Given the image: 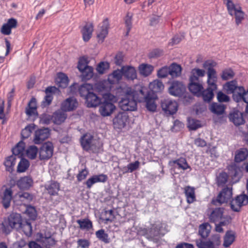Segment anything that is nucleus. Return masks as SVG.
<instances>
[{
  "mask_svg": "<svg viewBox=\"0 0 248 248\" xmlns=\"http://www.w3.org/2000/svg\"><path fill=\"white\" fill-rule=\"evenodd\" d=\"M34 124L28 125L21 131V135L22 140L28 139L35 129Z\"/></svg>",
  "mask_w": 248,
  "mask_h": 248,
  "instance_id": "48",
  "label": "nucleus"
},
{
  "mask_svg": "<svg viewBox=\"0 0 248 248\" xmlns=\"http://www.w3.org/2000/svg\"><path fill=\"white\" fill-rule=\"evenodd\" d=\"M38 236V241L46 248H51L56 244V241L51 236L50 233H39Z\"/></svg>",
  "mask_w": 248,
  "mask_h": 248,
  "instance_id": "13",
  "label": "nucleus"
},
{
  "mask_svg": "<svg viewBox=\"0 0 248 248\" xmlns=\"http://www.w3.org/2000/svg\"><path fill=\"white\" fill-rule=\"evenodd\" d=\"M248 156V150L242 148L238 150L235 155L234 160L236 162H240L245 160Z\"/></svg>",
  "mask_w": 248,
  "mask_h": 248,
  "instance_id": "42",
  "label": "nucleus"
},
{
  "mask_svg": "<svg viewBox=\"0 0 248 248\" xmlns=\"http://www.w3.org/2000/svg\"><path fill=\"white\" fill-rule=\"evenodd\" d=\"M33 184V180L30 176H25L20 178L17 182L16 185L20 189H28Z\"/></svg>",
  "mask_w": 248,
  "mask_h": 248,
  "instance_id": "28",
  "label": "nucleus"
},
{
  "mask_svg": "<svg viewBox=\"0 0 248 248\" xmlns=\"http://www.w3.org/2000/svg\"><path fill=\"white\" fill-rule=\"evenodd\" d=\"M54 146L52 142H46L43 143L39 150V159L41 160H48L53 154Z\"/></svg>",
  "mask_w": 248,
  "mask_h": 248,
  "instance_id": "8",
  "label": "nucleus"
},
{
  "mask_svg": "<svg viewBox=\"0 0 248 248\" xmlns=\"http://www.w3.org/2000/svg\"><path fill=\"white\" fill-rule=\"evenodd\" d=\"M123 70L124 76L127 79L133 80L137 78V75L136 69L132 66H123L122 67Z\"/></svg>",
  "mask_w": 248,
  "mask_h": 248,
  "instance_id": "26",
  "label": "nucleus"
},
{
  "mask_svg": "<svg viewBox=\"0 0 248 248\" xmlns=\"http://www.w3.org/2000/svg\"><path fill=\"white\" fill-rule=\"evenodd\" d=\"M57 82L59 84V87L65 88L68 85V77L65 74L62 73H59L57 76Z\"/></svg>",
  "mask_w": 248,
  "mask_h": 248,
  "instance_id": "46",
  "label": "nucleus"
},
{
  "mask_svg": "<svg viewBox=\"0 0 248 248\" xmlns=\"http://www.w3.org/2000/svg\"><path fill=\"white\" fill-rule=\"evenodd\" d=\"M149 88L151 90L149 92L151 94H155V93L161 92L164 89V86L161 81L156 79L149 84Z\"/></svg>",
  "mask_w": 248,
  "mask_h": 248,
  "instance_id": "34",
  "label": "nucleus"
},
{
  "mask_svg": "<svg viewBox=\"0 0 248 248\" xmlns=\"http://www.w3.org/2000/svg\"><path fill=\"white\" fill-rule=\"evenodd\" d=\"M232 188L228 187H224L219 193L216 200H213V204L218 205L224 203H227L232 197Z\"/></svg>",
  "mask_w": 248,
  "mask_h": 248,
  "instance_id": "7",
  "label": "nucleus"
},
{
  "mask_svg": "<svg viewBox=\"0 0 248 248\" xmlns=\"http://www.w3.org/2000/svg\"><path fill=\"white\" fill-rule=\"evenodd\" d=\"M96 237L99 240L105 244H108L110 242V238L108 234L106 233L104 229H100L95 232Z\"/></svg>",
  "mask_w": 248,
  "mask_h": 248,
  "instance_id": "43",
  "label": "nucleus"
},
{
  "mask_svg": "<svg viewBox=\"0 0 248 248\" xmlns=\"http://www.w3.org/2000/svg\"><path fill=\"white\" fill-rule=\"evenodd\" d=\"M81 230H89L93 228L92 222L88 218H85L77 220Z\"/></svg>",
  "mask_w": 248,
  "mask_h": 248,
  "instance_id": "45",
  "label": "nucleus"
},
{
  "mask_svg": "<svg viewBox=\"0 0 248 248\" xmlns=\"http://www.w3.org/2000/svg\"><path fill=\"white\" fill-rule=\"evenodd\" d=\"M87 106L88 108L96 107L100 104L101 99L96 94L92 92L85 99Z\"/></svg>",
  "mask_w": 248,
  "mask_h": 248,
  "instance_id": "24",
  "label": "nucleus"
},
{
  "mask_svg": "<svg viewBox=\"0 0 248 248\" xmlns=\"http://www.w3.org/2000/svg\"><path fill=\"white\" fill-rule=\"evenodd\" d=\"M206 71L202 69L194 68L191 69L189 78L196 80H202V78L205 76Z\"/></svg>",
  "mask_w": 248,
  "mask_h": 248,
  "instance_id": "32",
  "label": "nucleus"
},
{
  "mask_svg": "<svg viewBox=\"0 0 248 248\" xmlns=\"http://www.w3.org/2000/svg\"><path fill=\"white\" fill-rule=\"evenodd\" d=\"M98 142L93 136L89 134H85L80 138L81 145L83 150L86 151H96L98 149Z\"/></svg>",
  "mask_w": 248,
  "mask_h": 248,
  "instance_id": "6",
  "label": "nucleus"
},
{
  "mask_svg": "<svg viewBox=\"0 0 248 248\" xmlns=\"http://www.w3.org/2000/svg\"><path fill=\"white\" fill-rule=\"evenodd\" d=\"M155 98L156 95L151 94L146 88L141 87L139 90L138 102H146L147 109L150 111L154 112L156 110V105L155 102Z\"/></svg>",
  "mask_w": 248,
  "mask_h": 248,
  "instance_id": "3",
  "label": "nucleus"
},
{
  "mask_svg": "<svg viewBox=\"0 0 248 248\" xmlns=\"http://www.w3.org/2000/svg\"><path fill=\"white\" fill-rule=\"evenodd\" d=\"M234 16L235 18V23L237 25L241 23L245 18V14L242 11L240 6H238V9L232 13V16Z\"/></svg>",
  "mask_w": 248,
  "mask_h": 248,
  "instance_id": "49",
  "label": "nucleus"
},
{
  "mask_svg": "<svg viewBox=\"0 0 248 248\" xmlns=\"http://www.w3.org/2000/svg\"><path fill=\"white\" fill-rule=\"evenodd\" d=\"M170 164L176 165L178 166V169H182L183 170L189 169L190 170H191L190 166L188 164L187 161L185 158L180 157L176 160L170 161Z\"/></svg>",
  "mask_w": 248,
  "mask_h": 248,
  "instance_id": "35",
  "label": "nucleus"
},
{
  "mask_svg": "<svg viewBox=\"0 0 248 248\" xmlns=\"http://www.w3.org/2000/svg\"><path fill=\"white\" fill-rule=\"evenodd\" d=\"M109 67V64L108 62H101L97 65L96 70L99 74H103Z\"/></svg>",
  "mask_w": 248,
  "mask_h": 248,
  "instance_id": "60",
  "label": "nucleus"
},
{
  "mask_svg": "<svg viewBox=\"0 0 248 248\" xmlns=\"http://www.w3.org/2000/svg\"><path fill=\"white\" fill-rule=\"evenodd\" d=\"M228 175L225 172H221L216 177V184L218 186H223L227 183Z\"/></svg>",
  "mask_w": 248,
  "mask_h": 248,
  "instance_id": "47",
  "label": "nucleus"
},
{
  "mask_svg": "<svg viewBox=\"0 0 248 248\" xmlns=\"http://www.w3.org/2000/svg\"><path fill=\"white\" fill-rule=\"evenodd\" d=\"M163 54V50L159 48H155L152 50L148 55L150 58H157Z\"/></svg>",
  "mask_w": 248,
  "mask_h": 248,
  "instance_id": "64",
  "label": "nucleus"
},
{
  "mask_svg": "<svg viewBox=\"0 0 248 248\" xmlns=\"http://www.w3.org/2000/svg\"><path fill=\"white\" fill-rule=\"evenodd\" d=\"M169 75V68L168 66H165L159 69L157 75L159 78H165Z\"/></svg>",
  "mask_w": 248,
  "mask_h": 248,
  "instance_id": "63",
  "label": "nucleus"
},
{
  "mask_svg": "<svg viewBox=\"0 0 248 248\" xmlns=\"http://www.w3.org/2000/svg\"><path fill=\"white\" fill-rule=\"evenodd\" d=\"M93 90V85L89 83L81 85L78 90L80 96L84 99H85Z\"/></svg>",
  "mask_w": 248,
  "mask_h": 248,
  "instance_id": "30",
  "label": "nucleus"
},
{
  "mask_svg": "<svg viewBox=\"0 0 248 248\" xmlns=\"http://www.w3.org/2000/svg\"><path fill=\"white\" fill-rule=\"evenodd\" d=\"M229 121L235 126H239L245 123L243 114L237 109H233L228 115Z\"/></svg>",
  "mask_w": 248,
  "mask_h": 248,
  "instance_id": "16",
  "label": "nucleus"
},
{
  "mask_svg": "<svg viewBox=\"0 0 248 248\" xmlns=\"http://www.w3.org/2000/svg\"><path fill=\"white\" fill-rule=\"evenodd\" d=\"M217 101L220 103L229 102L230 101V97L221 91H219L217 92Z\"/></svg>",
  "mask_w": 248,
  "mask_h": 248,
  "instance_id": "62",
  "label": "nucleus"
},
{
  "mask_svg": "<svg viewBox=\"0 0 248 248\" xmlns=\"http://www.w3.org/2000/svg\"><path fill=\"white\" fill-rule=\"evenodd\" d=\"M66 113L61 109H58L52 114V122L54 124L60 125L63 123L67 118Z\"/></svg>",
  "mask_w": 248,
  "mask_h": 248,
  "instance_id": "25",
  "label": "nucleus"
},
{
  "mask_svg": "<svg viewBox=\"0 0 248 248\" xmlns=\"http://www.w3.org/2000/svg\"><path fill=\"white\" fill-rule=\"evenodd\" d=\"M140 162L139 161H136L133 163H130L127 165V168L124 167L123 173L128 172H132L139 168Z\"/></svg>",
  "mask_w": 248,
  "mask_h": 248,
  "instance_id": "58",
  "label": "nucleus"
},
{
  "mask_svg": "<svg viewBox=\"0 0 248 248\" xmlns=\"http://www.w3.org/2000/svg\"><path fill=\"white\" fill-rule=\"evenodd\" d=\"M109 26V25L108 19H105L102 22V25L100 27V29L97 34L98 38L102 41H103L108 34Z\"/></svg>",
  "mask_w": 248,
  "mask_h": 248,
  "instance_id": "31",
  "label": "nucleus"
},
{
  "mask_svg": "<svg viewBox=\"0 0 248 248\" xmlns=\"http://www.w3.org/2000/svg\"><path fill=\"white\" fill-rule=\"evenodd\" d=\"M217 87L211 86L207 85L206 89H203L202 91L200 92V94L197 97H202L204 102L206 103L210 102L214 97V92L216 91Z\"/></svg>",
  "mask_w": 248,
  "mask_h": 248,
  "instance_id": "18",
  "label": "nucleus"
},
{
  "mask_svg": "<svg viewBox=\"0 0 248 248\" xmlns=\"http://www.w3.org/2000/svg\"><path fill=\"white\" fill-rule=\"evenodd\" d=\"M20 231L23 232L27 236H31L32 231L31 223L27 221H22Z\"/></svg>",
  "mask_w": 248,
  "mask_h": 248,
  "instance_id": "51",
  "label": "nucleus"
},
{
  "mask_svg": "<svg viewBox=\"0 0 248 248\" xmlns=\"http://www.w3.org/2000/svg\"><path fill=\"white\" fill-rule=\"evenodd\" d=\"M111 96L110 94H105L104 96V100L99 105V111L103 117L110 116L116 108L111 101Z\"/></svg>",
  "mask_w": 248,
  "mask_h": 248,
  "instance_id": "5",
  "label": "nucleus"
},
{
  "mask_svg": "<svg viewBox=\"0 0 248 248\" xmlns=\"http://www.w3.org/2000/svg\"><path fill=\"white\" fill-rule=\"evenodd\" d=\"M184 192L187 203H191L196 201L195 188L194 187L189 186H186L184 188Z\"/></svg>",
  "mask_w": 248,
  "mask_h": 248,
  "instance_id": "33",
  "label": "nucleus"
},
{
  "mask_svg": "<svg viewBox=\"0 0 248 248\" xmlns=\"http://www.w3.org/2000/svg\"><path fill=\"white\" fill-rule=\"evenodd\" d=\"M45 187L50 196H57L58 195L60 186L58 182L51 181L48 184L45 186Z\"/></svg>",
  "mask_w": 248,
  "mask_h": 248,
  "instance_id": "29",
  "label": "nucleus"
},
{
  "mask_svg": "<svg viewBox=\"0 0 248 248\" xmlns=\"http://www.w3.org/2000/svg\"><path fill=\"white\" fill-rule=\"evenodd\" d=\"M16 158L14 155H10L5 159L4 165L6 167V170L12 172L14 170V167L16 164Z\"/></svg>",
  "mask_w": 248,
  "mask_h": 248,
  "instance_id": "44",
  "label": "nucleus"
},
{
  "mask_svg": "<svg viewBox=\"0 0 248 248\" xmlns=\"http://www.w3.org/2000/svg\"><path fill=\"white\" fill-rule=\"evenodd\" d=\"M196 245L198 248H214L213 243L210 241H204L202 239L196 240Z\"/></svg>",
  "mask_w": 248,
  "mask_h": 248,
  "instance_id": "55",
  "label": "nucleus"
},
{
  "mask_svg": "<svg viewBox=\"0 0 248 248\" xmlns=\"http://www.w3.org/2000/svg\"><path fill=\"white\" fill-rule=\"evenodd\" d=\"M22 218L20 214L12 213L8 217L7 220L1 224L2 231L3 233L8 234L14 229L20 231Z\"/></svg>",
  "mask_w": 248,
  "mask_h": 248,
  "instance_id": "2",
  "label": "nucleus"
},
{
  "mask_svg": "<svg viewBox=\"0 0 248 248\" xmlns=\"http://www.w3.org/2000/svg\"><path fill=\"white\" fill-rule=\"evenodd\" d=\"M81 77L82 80H87L90 79L93 75V69L92 66H89L81 72Z\"/></svg>",
  "mask_w": 248,
  "mask_h": 248,
  "instance_id": "52",
  "label": "nucleus"
},
{
  "mask_svg": "<svg viewBox=\"0 0 248 248\" xmlns=\"http://www.w3.org/2000/svg\"><path fill=\"white\" fill-rule=\"evenodd\" d=\"M25 213L32 220H35L36 218V211L35 208L33 206H28L25 211Z\"/></svg>",
  "mask_w": 248,
  "mask_h": 248,
  "instance_id": "61",
  "label": "nucleus"
},
{
  "mask_svg": "<svg viewBox=\"0 0 248 248\" xmlns=\"http://www.w3.org/2000/svg\"><path fill=\"white\" fill-rule=\"evenodd\" d=\"M38 153H39L38 149L35 145L29 146L26 150L27 156L31 159H35Z\"/></svg>",
  "mask_w": 248,
  "mask_h": 248,
  "instance_id": "53",
  "label": "nucleus"
},
{
  "mask_svg": "<svg viewBox=\"0 0 248 248\" xmlns=\"http://www.w3.org/2000/svg\"><path fill=\"white\" fill-rule=\"evenodd\" d=\"M93 25L92 23H86L81 29L80 31L84 42H88L92 36Z\"/></svg>",
  "mask_w": 248,
  "mask_h": 248,
  "instance_id": "22",
  "label": "nucleus"
},
{
  "mask_svg": "<svg viewBox=\"0 0 248 248\" xmlns=\"http://www.w3.org/2000/svg\"><path fill=\"white\" fill-rule=\"evenodd\" d=\"M29 165L30 163L29 161L27 159L22 157L20 161L18 164L17 170L19 172H24L28 169Z\"/></svg>",
  "mask_w": 248,
  "mask_h": 248,
  "instance_id": "56",
  "label": "nucleus"
},
{
  "mask_svg": "<svg viewBox=\"0 0 248 248\" xmlns=\"http://www.w3.org/2000/svg\"><path fill=\"white\" fill-rule=\"evenodd\" d=\"M223 213V208L218 207L212 209L209 214L210 221L215 223L219 222L222 218Z\"/></svg>",
  "mask_w": 248,
  "mask_h": 248,
  "instance_id": "23",
  "label": "nucleus"
},
{
  "mask_svg": "<svg viewBox=\"0 0 248 248\" xmlns=\"http://www.w3.org/2000/svg\"><path fill=\"white\" fill-rule=\"evenodd\" d=\"M103 216H104L103 220L106 223H107L108 222H112L115 218L114 211L112 209L106 210Z\"/></svg>",
  "mask_w": 248,
  "mask_h": 248,
  "instance_id": "59",
  "label": "nucleus"
},
{
  "mask_svg": "<svg viewBox=\"0 0 248 248\" xmlns=\"http://www.w3.org/2000/svg\"><path fill=\"white\" fill-rule=\"evenodd\" d=\"M188 88L189 91L196 96H199L200 92L203 89L202 80H196L189 78Z\"/></svg>",
  "mask_w": 248,
  "mask_h": 248,
  "instance_id": "17",
  "label": "nucleus"
},
{
  "mask_svg": "<svg viewBox=\"0 0 248 248\" xmlns=\"http://www.w3.org/2000/svg\"><path fill=\"white\" fill-rule=\"evenodd\" d=\"M226 109V106L224 105L218 104L217 103H212L209 107L210 111L217 115H222L224 113Z\"/></svg>",
  "mask_w": 248,
  "mask_h": 248,
  "instance_id": "37",
  "label": "nucleus"
},
{
  "mask_svg": "<svg viewBox=\"0 0 248 248\" xmlns=\"http://www.w3.org/2000/svg\"><path fill=\"white\" fill-rule=\"evenodd\" d=\"M128 120V116L125 112H119L113 120V124L115 129H122L124 128Z\"/></svg>",
  "mask_w": 248,
  "mask_h": 248,
  "instance_id": "15",
  "label": "nucleus"
},
{
  "mask_svg": "<svg viewBox=\"0 0 248 248\" xmlns=\"http://www.w3.org/2000/svg\"><path fill=\"white\" fill-rule=\"evenodd\" d=\"M226 4L228 13L232 16V13L238 9V6H236L232 2V0H223Z\"/></svg>",
  "mask_w": 248,
  "mask_h": 248,
  "instance_id": "57",
  "label": "nucleus"
},
{
  "mask_svg": "<svg viewBox=\"0 0 248 248\" xmlns=\"http://www.w3.org/2000/svg\"><path fill=\"white\" fill-rule=\"evenodd\" d=\"M139 90L128 91L119 102L120 108L124 111H135L137 108Z\"/></svg>",
  "mask_w": 248,
  "mask_h": 248,
  "instance_id": "1",
  "label": "nucleus"
},
{
  "mask_svg": "<svg viewBox=\"0 0 248 248\" xmlns=\"http://www.w3.org/2000/svg\"><path fill=\"white\" fill-rule=\"evenodd\" d=\"M17 21L16 19L11 18L8 20L7 23H4L0 29V32L5 35H10L11 33V30L16 28Z\"/></svg>",
  "mask_w": 248,
  "mask_h": 248,
  "instance_id": "21",
  "label": "nucleus"
},
{
  "mask_svg": "<svg viewBox=\"0 0 248 248\" xmlns=\"http://www.w3.org/2000/svg\"><path fill=\"white\" fill-rule=\"evenodd\" d=\"M211 226L209 223H204L200 225L199 229V234L202 238H207L210 232Z\"/></svg>",
  "mask_w": 248,
  "mask_h": 248,
  "instance_id": "40",
  "label": "nucleus"
},
{
  "mask_svg": "<svg viewBox=\"0 0 248 248\" xmlns=\"http://www.w3.org/2000/svg\"><path fill=\"white\" fill-rule=\"evenodd\" d=\"M168 67L169 68V75H170L171 78H177L180 76L181 75L182 67L180 65L173 62L168 66Z\"/></svg>",
  "mask_w": 248,
  "mask_h": 248,
  "instance_id": "38",
  "label": "nucleus"
},
{
  "mask_svg": "<svg viewBox=\"0 0 248 248\" xmlns=\"http://www.w3.org/2000/svg\"><path fill=\"white\" fill-rule=\"evenodd\" d=\"M235 233L232 231H228L224 237L223 246L225 248L230 247L235 240Z\"/></svg>",
  "mask_w": 248,
  "mask_h": 248,
  "instance_id": "41",
  "label": "nucleus"
},
{
  "mask_svg": "<svg viewBox=\"0 0 248 248\" xmlns=\"http://www.w3.org/2000/svg\"><path fill=\"white\" fill-rule=\"evenodd\" d=\"M161 106L166 114L173 115L177 112L178 105L175 101L167 99L161 102Z\"/></svg>",
  "mask_w": 248,
  "mask_h": 248,
  "instance_id": "10",
  "label": "nucleus"
},
{
  "mask_svg": "<svg viewBox=\"0 0 248 248\" xmlns=\"http://www.w3.org/2000/svg\"><path fill=\"white\" fill-rule=\"evenodd\" d=\"M217 65V62L211 60H206L202 64V67L205 70L207 71V85L217 87V75L216 69L214 68Z\"/></svg>",
  "mask_w": 248,
  "mask_h": 248,
  "instance_id": "4",
  "label": "nucleus"
},
{
  "mask_svg": "<svg viewBox=\"0 0 248 248\" xmlns=\"http://www.w3.org/2000/svg\"><path fill=\"white\" fill-rule=\"evenodd\" d=\"M186 91L185 85L180 81H173L169 88L170 94L175 96H182Z\"/></svg>",
  "mask_w": 248,
  "mask_h": 248,
  "instance_id": "11",
  "label": "nucleus"
},
{
  "mask_svg": "<svg viewBox=\"0 0 248 248\" xmlns=\"http://www.w3.org/2000/svg\"><path fill=\"white\" fill-rule=\"evenodd\" d=\"M25 149V143L23 141H20L12 149V152L14 156H18L19 158L23 157Z\"/></svg>",
  "mask_w": 248,
  "mask_h": 248,
  "instance_id": "36",
  "label": "nucleus"
},
{
  "mask_svg": "<svg viewBox=\"0 0 248 248\" xmlns=\"http://www.w3.org/2000/svg\"><path fill=\"white\" fill-rule=\"evenodd\" d=\"M45 92L46 95L41 103V106L43 108L49 106L53 98V94L55 93L59 94L60 91L55 86H48L46 89Z\"/></svg>",
  "mask_w": 248,
  "mask_h": 248,
  "instance_id": "12",
  "label": "nucleus"
},
{
  "mask_svg": "<svg viewBox=\"0 0 248 248\" xmlns=\"http://www.w3.org/2000/svg\"><path fill=\"white\" fill-rule=\"evenodd\" d=\"M78 102L73 97H70L66 99L61 104V108L65 111H73L78 107Z\"/></svg>",
  "mask_w": 248,
  "mask_h": 248,
  "instance_id": "19",
  "label": "nucleus"
},
{
  "mask_svg": "<svg viewBox=\"0 0 248 248\" xmlns=\"http://www.w3.org/2000/svg\"><path fill=\"white\" fill-rule=\"evenodd\" d=\"M223 88L227 94H232L233 100L235 95H237V93L243 91V87L238 86L237 81L235 79L225 83L223 86Z\"/></svg>",
  "mask_w": 248,
  "mask_h": 248,
  "instance_id": "9",
  "label": "nucleus"
},
{
  "mask_svg": "<svg viewBox=\"0 0 248 248\" xmlns=\"http://www.w3.org/2000/svg\"><path fill=\"white\" fill-rule=\"evenodd\" d=\"M235 76V73L232 68L224 69L221 74V78L223 80H227L232 78Z\"/></svg>",
  "mask_w": 248,
  "mask_h": 248,
  "instance_id": "54",
  "label": "nucleus"
},
{
  "mask_svg": "<svg viewBox=\"0 0 248 248\" xmlns=\"http://www.w3.org/2000/svg\"><path fill=\"white\" fill-rule=\"evenodd\" d=\"M13 191L11 188H6L0 195L2 199V203L5 208H8L10 205L12 198Z\"/></svg>",
  "mask_w": 248,
  "mask_h": 248,
  "instance_id": "27",
  "label": "nucleus"
},
{
  "mask_svg": "<svg viewBox=\"0 0 248 248\" xmlns=\"http://www.w3.org/2000/svg\"><path fill=\"white\" fill-rule=\"evenodd\" d=\"M248 204V196L246 195H240L231 201V207L235 212H239L241 206Z\"/></svg>",
  "mask_w": 248,
  "mask_h": 248,
  "instance_id": "14",
  "label": "nucleus"
},
{
  "mask_svg": "<svg viewBox=\"0 0 248 248\" xmlns=\"http://www.w3.org/2000/svg\"><path fill=\"white\" fill-rule=\"evenodd\" d=\"M49 135L50 130L48 128L39 129L35 132L33 141L35 144H40L47 139Z\"/></svg>",
  "mask_w": 248,
  "mask_h": 248,
  "instance_id": "20",
  "label": "nucleus"
},
{
  "mask_svg": "<svg viewBox=\"0 0 248 248\" xmlns=\"http://www.w3.org/2000/svg\"><path fill=\"white\" fill-rule=\"evenodd\" d=\"M234 101L236 102H240L244 101L245 103L248 102V90L246 91L243 87V91L237 93V95H235L234 96Z\"/></svg>",
  "mask_w": 248,
  "mask_h": 248,
  "instance_id": "50",
  "label": "nucleus"
},
{
  "mask_svg": "<svg viewBox=\"0 0 248 248\" xmlns=\"http://www.w3.org/2000/svg\"><path fill=\"white\" fill-rule=\"evenodd\" d=\"M154 70V67L150 64L142 63L139 66V71L140 74L144 76L147 77Z\"/></svg>",
  "mask_w": 248,
  "mask_h": 248,
  "instance_id": "39",
  "label": "nucleus"
}]
</instances>
